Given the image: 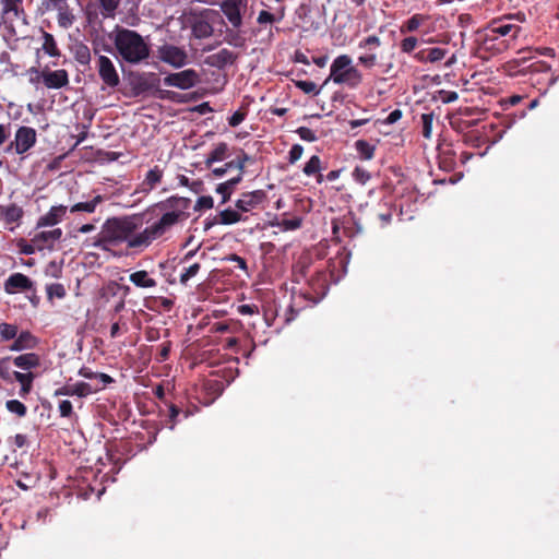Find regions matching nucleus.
<instances>
[{
    "mask_svg": "<svg viewBox=\"0 0 559 559\" xmlns=\"http://www.w3.org/2000/svg\"><path fill=\"white\" fill-rule=\"evenodd\" d=\"M166 405L169 408L168 417H169L170 428L173 429L175 427V425L178 423V416L181 414V408L173 403H167Z\"/></svg>",
    "mask_w": 559,
    "mask_h": 559,
    "instance_id": "680f3d73",
    "label": "nucleus"
},
{
    "mask_svg": "<svg viewBox=\"0 0 559 559\" xmlns=\"http://www.w3.org/2000/svg\"><path fill=\"white\" fill-rule=\"evenodd\" d=\"M100 14L104 17H114L121 4V0H96Z\"/></svg>",
    "mask_w": 559,
    "mask_h": 559,
    "instance_id": "473e14b6",
    "label": "nucleus"
},
{
    "mask_svg": "<svg viewBox=\"0 0 559 559\" xmlns=\"http://www.w3.org/2000/svg\"><path fill=\"white\" fill-rule=\"evenodd\" d=\"M31 72L38 74L47 88L59 90L69 84V74L64 69L51 71L45 68L39 71L36 68H32Z\"/></svg>",
    "mask_w": 559,
    "mask_h": 559,
    "instance_id": "4468645a",
    "label": "nucleus"
},
{
    "mask_svg": "<svg viewBox=\"0 0 559 559\" xmlns=\"http://www.w3.org/2000/svg\"><path fill=\"white\" fill-rule=\"evenodd\" d=\"M96 69L105 86L116 88L120 84L119 73L109 57L99 55L96 60Z\"/></svg>",
    "mask_w": 559,
    "mask_h": 559,
    "instance_id": "9b49d317",
    "label": "nucleus"
},
{
    "mask_svg": "<svg viewBox=\"0 0 559 559\" xmlns=\"http://www.w3.org/2000/svg\"><path fill=\"white\" fill-rule=\"evenodd\" d=\"M217 15V12L210 9H204L200 14L194 15L191 20L190 27L192 35L198 39H205L213 35L214 27L212 17Z\"/></svg>",
    "mask_w": 559,
    "mask_h": 559,
    "instance_id": "1a4fd4ad",
    "label": "nucleus"
},
{
    "mask_svg": "<svg viewBox=\"0 0 559 559\" xmlns=\"http://www.w3.org/2000/svg\"><path fill=\"white\" fill-rule=\"evenodd\" d=\"M230 156L229 146L225 142H221L215 145V147L207 154L204 165L206 169L212 168V166L217 162H223Z\"/></svg>",
    "mask_w": 559,
    "mask_h": 559,
    "instance_id": "b1692460",
    "label": "nucleus"
},
{
    "mask_svg": "<svg viewBox=\"0 0 559 559\" xmlns=\"http://www.w3.org/2000/svg\"><path fill=\"white\" fill-rule=\"evenodd\" d=\"M419 40L416 36H407L400 43V50L403 53H412L418 46Z\"/></svg>",
    "mask_w": 559,
    "mask_h": 559,
    "instance_id": "a18cd8bd",
    "label": "nucleus"
},
{
    "mask_svg": "<svg viewBox=\"0 0 559 559\" xmlns=\"http://www.w3.org/2000/svg\"><path fill=\"white\" fill-rule=\"evenodd\" d=\"M514 15H504L499 19L490 21L486 27V34L484 43L488 45L490 41L496 40L499 36H510L512 40H515L522 31L519 24L512 23Z\"/></svg>",
    "mask_w": 559,
    "mask_h": 559,
    "instance_id": "20e7f679",
    "label": "nucleus"
},
{
    "mask_svg": "<svg viewBox=\"0 0 559 559\" xmlns=\"http://www.w3.org/2000/svg\"><path fill=\"white\" fill-rule=\"evenodd\" d=\"M296 133L299 135L301 140L307 142H316L318 140L316 132L307 127H299L296 130Z\"/></svg>",
    "mask_w": 559,
    "mask_h": 559,
    "instance_id": "bf43d9fd",
    "label": "nucleus"
},
{
    "mask_svg": "<svg viewBox=\"0 0 559 559\" xmlns=\"http://www.w3.org/2000/svg\"><path fill=\"white\" fill-rule=\"evenodd\" d=\"M200 82V75L194 69H186L180 72L169 73L163 79L166 86L189 90Z\"/></svg>",
    "mask_w": 559,
    "mask_h": 559,
    "instance_id": "f8f14e48",
    "label": "nucleus"
},
{
    "mask_svg": "<svg viewBox=\"0 0 559 559\" xmlns=\"http://www.w3.org/2000/svg\"><path fill=\"white\" fill-rule=\"evenodd\" d=\"M225 41L234 47L240 48L245 46L246 39L237 29H227Z\"/></svg>",
    "mask_w": 559,
    "mask_h": 559,
    "instance_id": "58836bf2",
    "label": "nucleus"
},
{
    "mask_svg": "<svg viewBox=\"0 0 559 559\" xmlns=\"http://www.w3.org/2000/svg\"><path fill=\"white\" fill-rule=\"evenodd\" d=\"M355 148L359 157L364 160H370L374 156L376 146L366 140H357L355 142Z\"/></svg>",
    "mask_w": 559,
    "mask_h": 559,
    "instance_id": "f704fd0d",
    "label": "nucleus"
},
{
    "mask_svg": "<svg viewBox=\"0 0 559 559\" xmlns=\"http://www.w3.org/2000/svg\"><path fill=\"white\" fill-rule=\"evenodd\" d=\"M214 204L213 198L210 195L200 197L194 205V210L212 209Z\"/></svg>",
    "mask_w": 559,
    "mask_h": 559,
    "instance_id": "69168bd1",
    "label": "nucleus"
},
{
    "mask_svg": "<svg viewBox=\"0 0 559 559\" xmlns=\"http://www.w3.org/2000/svg\"><path fill=\"white\" fill-rule=\"evenodd\" d=\"M59 413H60V416L64 417V418H71V417L78 418V416L75 415V413L73 411L72 403L69 400H63L59 403Z\"/></svg>",
    "mask_w": 559,
    "mask_h": 559,
    "instance_id": "6e6d98bb",
    "label": "nucleus"
},
{
    "mask_svg": "<svg viewBox=\"0 0 559 559\" xmlns=\"http://www.w3.org/2000/svg\"><path fill=\"white\" fill-rule=\"evenodd\" d=\"M301 217L283 218L277 225L282 230H296L301 227Z\"/></svg>",
    "mask_w": 559,
    "mask_h": 559,
    "instance_id": "09e8293b",
    "label": "nucleus"
},
{
    "mask_svg": "<svg viewBox=\"0 0 559 559\" xmlns=\"http://www.w3.org/2000/svg\"><path fill=\"white\" fill-rule=\"evenodd\" d=\"M3 289L9 295L20 292L35 290L33 281L23 273L11 274L3 283Z\"/></svg>",
    "mask_w": 559,
    "mask_h": 559,
    "instance_id": "2eb2a0df",
    "label": "nucleus"
},
{
    "mask_svg": "<svg viewBox=\"0 0 559 559\" xmlns=\"http://www.w3.org/2000/svg\"><path fill=\"white\" fill-rule=\"evenodd\" d=\"M310 284L313 287L318 286L320 288V290H318L317 288L314 289L316 294H317L316 298L310 297L311 302L312 304H317L318 300L324 295V289L326 288V286H325V274L324 273H317V276L311 278Z\"/></svg>",
    "mask_w": 559,
    "mask_h": 559,
    "instance_id": "e433bc0d",
    "label": "nucleus"
},
{
    "mask_svg": "<svg viewBox=\"0 0 559 559\" xmlns=\"http://www.w3.org/2000/svg\"><path fill=\"white\" fill-rule=\"evenodd\" d=\"M105 198L100 194L93 197L90 201L78 202L70 207L71 213L86 212L94 213L96 207L104 202Z\"/></svg>",
    "mask_w": 559,
    "mask_h": 559,
    "instance_id": "bb28decb",
    "label": "nucleus"
},
{
    "mask_svg": "<svg viewBox=\"0 0 559 559\" xmlns=\"http://www.w3.org/2000/svg\"><path fill=\"white\" fill-rule=\"evenodd\" d=\"M282 17L283 15L276 16L266 10H262L259 12L257 22L259 25L273 24L275 22H280Z\"/></svg>",
    "mask_w": 559,
    "mask_h": 559,
    "instance_id": "8fccbe9b",
    "label": "nucleus"
},
{
    "mask_svg": "<svg viewBox=\"0 0 559 559\" xmlns=\"http://www.w3.org/2000/svg\"><path fill=\"white\" fill-rule=\"evenodd\" d=\"M13 371L10 366V358L5 357L0 360V378L4 381H11Z\"/></svg>",
    "mask_w": 559,
    "mask_h": 559,
    "instance_id": "864d4df0",
    "label": "nucleus"
},
{
    "mask_svg": "<svg viewBox=\"0 0 559 559\" xmlns=\"http://www.w3.org/2000/svg\"><path fill=\"white\" fill-rule=\"evenodd\" d=\"M353 177L357 182L365 185L371 176L366 169L356 167L353 171Z\"/></svg>",
    "mask_w": 559,
    "mask_h": 559,
    "instance_id": "0e129e2a",
    "label": "nucleus"
},
{
    "mask_svg": "<svg viewBox=\"0 0 559 559\" xmlns=\"http://www.w3.org/2000/svg\"><path fill=\"white\" fill-rule=\"evenodd\" d=\"M352 58L348 55L337 56L331 67L330 76L335 84H345L350 88L358 87L362 82V73L352 66Z\"/></svg>",
    "mask_w": 559,
    "mask_h": 559,
    "instance_id": "7ed1b4c3",
    "label": "nucleus"
},
{
    "mask_svg": "<svg viewBox=\"0 0 559 559\" xmlns=\"http://www.w3.org/2000/svg\"><path fill=\"white\" fill-rule=\"evenodd\" d=\"M68 207L66 205H55L37 221L36 227L55 226L63 221L67 214Z\"/></svg>",
    "mask_w": 559,
    "mask_h": 559,
    "instance_id": "aec40b11",
    "label": "nucleus"
},
{
    "mask_svg": "<svg viewBox=\"0 0 559 559\" xmlns=\"http://www.w3.org/2000/svg\"><path fill=\"white\" fill-rule=\"evenodd\" d=\"M24 0H0L1 11L0 19L5 29L15 35L13 22L22 20L26 22L27 14L23 8Z\"/></svg>",
    "mask_w": 559,
    "mask_h": 559,
    "instance_id": "0eeeda50",
    "label": "nucleus"
},
{
    "mask_svg": "<svg viewBox=\"0 0 559 559\" xmlns=\"http://www.w3.org/2000/svg\"><path fill=\"white\" fill-rule=\"evenodd\" d=\"M222 12L231 24L233 28L239 29L242 26V13L247 5H219Z\"/></svg>",
    "mask_w": 559,
    "mask_h": 559,
    "instance_id": "5701e85b",
    "label": "nucleus"
},
{
    "mask_svg": "<svg viewBox=\"0 0 559 559\" xmlns=\"http://www.w3.org/2000/svg\"><path fill=\"white\" fill-rule=\"evenodd\" d=\"M79 374L85 379H88V380H99V382L102 383L100 386L102 389L104 386H106L107 384H110L114 382V379L107 374V373H102V372H94L91 368H87V367H82L80 370H79ZM99 386V384H97Z\"/></svg>",
    "mask_w": 559,
    "mask_h": 559,
    "instance_id": "c85d7f7f",
    "label": "nucleus"
},
{
    "mask_svg": "<svg viewBox=\"0 0 559 559\" xmlns=\"http://www.w3.org/2000/svg\"><path fill=\"white\" fill-rule=\"evenodd\" d=\"M321 170V159L318 155H313L304 166V174L307 176H313Z\"/></svg>",
    "mask_w": 559,
    "mask_h": 559,
    "instance_id": "79ce46f5",
    "label": "nucleus"
},
{
    "mask_svg": "<svg viewBox=\"0 0 559 559\" xmlns=\"http://www.w3.org/2000/svg\"><path fill=\"white\" fill-rule=\"evenodd\" d=\"M102 390V386L93 385L92 383L87 382H76L72 385H63L59 389H57L53 393L55 396H79V397H85L92 393H95L97 391Z\"/></svg>",
    "mask_w": 559,
    "mask_h": 559,
    "instance_id": "dca6fc26",
    "label": "nucleus"
},
{
    "mask_svg": "<svg viewBox=\"0 0 559 559\" xmlns=\"http://www.w3.org/2000/svg\"><path fill=\"white\" fill-rule=\"evenodd\" d=\"M241 221V214L235 210L226 209L219 213V223L231 225Z\"/></svg>",
    "mask_w": 559,
    "mask_h": 559,
    "instance_id": "4c0bfd02",
    "label": "nucleus"
},
{
    "mask_svg": "<svg viewBox=\"0 0 559 559\" xmlns=\"http://www.w3.org/2000/svg\"><path fill=\"white\" fill-rule=\"evenodd\" d=\"M129 331L127 322H121V319L115 321L110 326V337L117 338L121 334L127 333Z\"/></svg>",
    "mask_w": 559,
    "mask_h": 559,
    "instance_id": "603ef678",
    "label": "nucleus"
},
{
    "mask_svg": "<svg viewBox=\"0 0 559 559\" xmlns=\"http://www.w3.org/2000/svg\"><path fill=\"white\" fill-rule=\"evenodd\" d=\"M200 269V263H193L189 267L185 269V271L180 274V283L182 285H186L190 278L194 277L198 274Z\"/></svg>",
    "mask_w": 559,
    "mask_h": 559,
    "instance_id": "3c124183",
    "label": "nucleus"
},
{
    "mask_svg": "<svg viewBox=\"0 0 559 559\" xmlns=\"http://www.w3.org/2000/svg\"><path fill=\"white\" fill-rule=\"evenodd\" d=\"M249 160H251V157L243 150H240L237 156L228 162V166H235L238 171L245 174V167Z\"/></svg>",
    "mask_w": 559,
    "mask_h": 559,
    "instance_id": "a19ab883",
    "label": "nucleus"
},
{
    "mask_svg": "<svg viewBox=\"0 0 559 559\" xmlns=\"http://www.w3.org/2000/svg\"><path fill=\"white\" fill-rule=\"evenodd\" d=\"M159 78L156 73L150 72V73H142L133 76L131 84L133 87V91L136 95L151 92V91H157L158 97L162 99H170L175 100V96L177 95L175 92L171 91H163L158 90L159 86Z\"/></svg>",
    "mask_w": 559,
    "mask_h": 559,
    "instance_id": "39448f33",
    "label": "nucleus"
},
{
    "mask_svg": "<svg viewBox=\"0 0 559 559\" xmlns=\"http://www.w3.org/2000/svg\"><path fill=\"white\" fill-rule=\"evenodd\" d=\"M14 366L17 368L29 370L40 365L39 356L35 353L22 354L13 359Z\"/></svg>",
    "mask_w": 559,
    "mask_h": 559,
    "instance_id": "a878e982",
    "label": "nucleus"
},
{
    "mask_svg": "<svg viewBox=\"0 0 559 559\" xmlns=\"http://www.w3.org/2000/svg\"><path fill=\"white\" fill-rule=\"evenodd\" d=\"M43 46L41 49L50 57H60V50L57 46L55 37L52 34L43 31Z\"/></svg>",
    "mask_w": 559,
    "mask_h": 559,
    "instance_id": "72a5a7b5",
    "label": "nucleus"
},
{
    "mask_svg": "<svg viewBox=\"0 0 559 559\" xmlns=\"http://www.w3.org/2000/svg\"><path fill=\"white\" fill-rule=\"evenodd\" d=\"M382 40L377 35H369L358 43V49L361 51L358 57V63L365 69H372L379 63V49Z\"/></svg>",
    "mask_w": 559,
    "mask_h": 559,
    "instance_id": "423d86ee",
    "label": "nucleus"
},
{
    "mask_svg": "<svg viewBox=\"0 0 559 559\" xmlns=\"http://www.w3.org/2000/svg\"><path fill=\"white\" fill-rule=\"evenodd\" d=\"M23 216L24 211L20 205L15 203L8 205L0 204V217L4 221V224L10 231H13L15 227L21 224Z\"/></svg>",
    "mask_w": 559,
    "mask_h": 559,
    "instance_id": "f3484780",
    "label": "nucleus"
},
{
    "mask_svg": "<svg viewBox=\"0 0 559 559\" xmlns=\"http://www.w3.org/2000/svg\"><path fill=\"white\" fill-rule=\"evenodd\" d=\"M304 147L300 144H294L288 153V162L295 164L302 156Z\"/></svg>",
    "mask_w": 559,
    "mask_h": 559,
    "instance_id": "338daca9",
    "label": "nucleus"
},
{
    "mask_svg": "<svg viewBox=\"0 0 559 559\" xmlns=\"http://www.w3.org/2000/svg\"><path fill=\"white\" fill-rule=\"evenodd\" d=\"M75 59L81 64H88L91 61V52L87 46L82 45L75 51Z\"/></svg>",
    "mask_w": 559,
    "mask_h": 559,
    "instance_id": "5fc2aeb1",
    "label": "nucleus"
},
{
    "mask_svg": "<svg viewBox=\"0 0 559 559\" xmlns=\"http://www.w3.org/2000/svg\"><path fill=\"white\" fill-rule=\"evenodd\" d=\"M17 248L21 253L26 255L33 254L35 253V251H38L36 243L32 242V240L27 242L25 239H20L17 241Z\"/></svg>",
    "mask_w": 559,
    "mask_h": 559,
    "instance_id": "13d9d810",
    "label": "nucleus"
},
{
    "mask_svg": "<svg viewBox=\"0 0 559 559\" xmlns=\"http://www.w3.org/2000/svg\"><path fill=\"white\" fill-rule=\"evenodd\" d=\"M55 11H58V24L60 27L68 28L73 24L74 16L70 12L68 3L64 7H61V9H56Z\"/></svg>",
    "mask_w": 559,
    "mask_h": 559,
    "instance_id": "c9c22d12",
    "label": "nucleus"
},
{
    "mask_svg": "<svg viewBox=\"0 0 559 559\" xmlns=\"http://www.w3.org/2000/svg\"><path fill=\"white\" fill-rule=\"evenodd\" d=\"M157 52L162 62H165L174 68L179 69L188 63V53L181 47L165 44L158 47Z\"/></svg>",
    "mask_w": 559,
    "mask_h": 559,
    "instance_id": "ddd939ff",
    "label": "nucleus"
},
{
    "mask_svg": "<svg viewBox=\"0 0 559 559\" xmlns=\"http://www.w3.org/2000/svg\"><path fill=\"white\" fill-rule=\"evenodd\" d=\"M5 407L9 412L16 414L19 417H24L27 413L26 406L17 400L7 401Z\"/></svg>",
    "mask_w": 559,
    "mask_h": 559,
    "instance_id": "49530a36",
    "label": "nucleus"
},
{
    "mask_svg": "<svg viewBox=\"0 0 559 559\" xmlns=\"http://www.w3.org/2000/svg\"><path fill=\"white\" fill-rule=\"evenodd\" d=\"M237 59V55L227 48H223L217 52L207 57V64L223 69L226 66L233 64Z\"/></svg>",
    "mask_w": 559,
    "mask_h": 559,
    "instance_id": "412c9836",
    "label": "nucleus"
},
{
    "mask_svg": "<svg viewBox=\"0 0 559 559\" xmlns=\"http://www.w3.org/2000/svg\"><path fill=\"white\" fill-rule=\"evenodd\" d=\"M47 298L52 300L53 298L62 299L66 297L67 292L61 283H52L46 286Z\"/></svg>",
    "mask_w": 559,
    "mask_h": 559,
    "instance_id": "ea45409f",
    "label": "nucleus"
},
{
    "mask_svg": "<svg viewBox=\"0 0 559 559\" xmlns=\"http://www.w3.org/2000/svg\"><path fill=\"white\" fill-rule=\"evenodd\" d=\"M112 43L118 57L127 63L139 64L150 57V45L136 31L117 26Z\"/></svg>",
    "mask_w": 559,
    "mask_h": 559,
    "instance_id": "f03ea898",
    "label": "nucleus"
},
{
    "mask_svg": "<svg viewBox=\"0 0 559 559\" xmlns=\"http://www.w3.org/2000/svg\"><path fill=\"white\" fill-rule=\"evenodd\" d=\"M433 118H435L433 112H428V114L421 115V123H423L421 134L425 139L429 140L431 138Z\"/></svg>",
    "mask_w": 559,
    "mask_h": 559,
    "instance_id": "c03bdc74",
    "label": "nucleus"
},
{
    "mask_svg": "<svg viewBox=\"0 0 559 559\" xmlns=\"http://www.w3.org/2000/svg\"><path fill=\"white\" fill-rule=\"evenodd\" d=\"M447 52L448 51L444 48H427L416 52L414 55V59L421 63H435L441 61L445 57Z\"/></svg>",
    "mask_w": 559,
    "mask_h": 559,
    "instance_id": "4be33fe9",
    "label": "nucleus"
},
{
    "mask_svg": "<svg viewBox=\"0 0 559 559\" xmlns=\"http://www.w3.org/2000/svg\"><path fill=\"white\" fill-rule=\"evenodd\" d=\"M36 130L32 127L22 126L16 130L14 140L7 146L5 151L8 153L14 151L22 155L36 144Z\"/></svg>",
    "mask_w": 559,
    "mask_h": 559,
    "instance_id": "6e6552de",
    "label": "nucleus"
},
{
    "mask_svg": "<svg viewBox=\"0 0 559 559\" xmlns=\"http://www.w3.org/2000/svg\"><path fill=\"white\" fill-rule=\"evenodd\" d=\"M36 344L35 337L27 331L21 332L14 338V342L11 346L12 350H23L26 348H32Z\"/></svg>",
    "mask_w": 559,
    "mask_h": 559,
    "instance_id": "cd10ccee",
    "label": "nucleus"
},
{
    "mask_svg": "<svg viewBox=\"0 0 559 559\" xmlns=\"http://www.w3.org/2000/svg\"><path fill=\"white\" fill-rule=\"evenodd\" d=\"M13 377L21 384L20 395L25 396L29 394L35 376L32 372L22 373L20 371H13Z\"/></svg>",
    "mask_w": 559,
    "mask_h": 559,
    "instance_id": "2f4dec72",
    "label": "nucleus"
},
{
    "mask_svg": "<svg viewBox=\"0 0 559 559\" xmlns=\"http://www.w3.org/2000/svg\"><path fill=\"white\" fill-rule=\"evenodd\" d=\"M296 86L302 91L305 94H319V90L317 84L312 81H297Z\"/></svg>",
    "mask_w": 559,
    "mask_h": 559,
    "instance_id": "4d7b16f0",
    "label": "nucleus"
},
{
    "mask_svg": "<svg viewBox=\"0 0 559 559\" xmlns=\"http://www.w3.org/2000/svg\"><path fill=\"white\" fill-rule=\"evenodd\" d=\"M17 335V326L9 323L0 324V337L2 341L14 340Z\"/></svg>",
    "mask_w": 559,
    "mask_h": 559,
    "instance_id": "de8ad7c7",
    "label": "nucleus"
},
{
    "mask_svg": "<svg viewBox=\"0 0 559 559\" xmlns=\"http://www.w3.org/2000/svg\"><path fill=\"white\" fill-rule=\"evenodd\" d=\"M162 179L163 170L158 166H155L154 168L150 169L146 173V176L142 182L143 190H153L156 187V185H158L162 181Z\"/></svg>",
    "mask_w": 559,
    "mask_h": 559,
    "instance_id": "c756f323",
    "label": "nucleus"
},
{
    "mask_svg": "<svg viewBox=\"0 0 559 559\" xmlns=\"http://www.w3.org/2000/svg\"><path fill=\"white\" fill-rule=\"evenodd\" d=\"M432 32V17L429 14L415 13L407 20L403 21L400 26L401 34L420 33L428 35Z\"/></svg>",
    "mask_w": 559,
    "mask_h": 559,
    "instance_id": "9d476101",
    "label": "nucleus"
},
{
    "mask_svg": "<svg viewBox=\"0 0 559 559\" xmlns=\"http://www.w3.org/2000/svg\"><path fill=\"white\" fill-rule=\"evenodd\" d=\"M67 0H41V8L44 11H55L56 9H61L67 4Z\"/></svg>",
    "mask_w": 559,
    "mask_h": 559,
    "instance_id": "052dcab7",
    "label": "nucleus"
},
{
    "mask_svg": "<svg viewBox=\"0 0 559 559\" xmlns=\"http://www.w3.org/2000/svg\"><path fill=\"white\" fill-rule=\"evenodd\" d=\"M129 281L139 288H153L157 285V282L144 270L131 273Z\"/></svg>",
    "mask_w": 559,
    "mask_h": 559,
    "instance_id": "393cba45",
    "label": "nucleus"
},
{
    "mask_svg": "<svg viewBox=\"0 0 559 559\" xmlns=\"http://www.w3.org/2000/svg\"><path fill=\"white\" fill-rule=\"evenodd\" d=\"M62 237V229L55 228L51 230L39 231L34 235L32 242L36 243L38 251L52 250L56 241Z\"/></svg>",
    "mask_w": 559,
    "mask_h": 559,
    "instance_id": "6ab92c4d",
    "label": "nucleus"
},
{
    "mask_svg": "<svg viewBox=\"0 0 559 559\" xmlns=\"http://www.w3.org/2000/svg\"><path fill=\"white\" fill-rule=\"evenodd\" d=\"M216 192L222 195V203H226L234 190L226 182H222L216 187Z\"/></svg>",
    "mask_w": 559,
    "mask_h": 559,
    "instance_id": "e2e57ef3",
    "label": "nucleus"
},
{
    "mask_svg": "<svg viewBox=\"0 0 559 559\" xmlns=\"http://www.w3.org/2000/svg\"><path fill=\"white\" fill-rule=\"evenodd\" d=\"M152 302L153 306H148V308L152 310L162 309L164 311H170L174 307V300L167 297H154Z\"/></svg>",
    "mask_w": 559,
    "mask_h": 559,
    "instance_id": "37998d69",
    "label": "nucleus"
},
{
    "mask_svg": "<svg viewBox=\"0 0 559 559\" xmlns=\"http://www.w3.org/2000/svg\"><path fill=\"white\" fill-rule=\"evenodd\" d=\"M170 349H171V342L170 341H167V342L163 343L162 346H160V350H159V353H158V355L156 357V360L158 362L166 361L169 358Z\"/></svg>",
    "mask_w": 559,
    "mask_h": 559,
    "instance_id": "774afa93",
    "label": "nucleus"
},
{
    "mask_svg": "<svg viewBox=\"0 0 559 559\" xmlns=\"http://www.w3.org/2000/svg\"><path fill=\"white\" fill-rule=\"evenodd\" d=\"M239 329H240V323L238 321L227 320V321H219V322L213 323L211 326V332L219 333V334H224V333L235 334L239 331Z\"/></svg>",
    "mask_w": 559,
    "mask_h": 559,
    "instance_id": "7c9ffc66",
    "label": "nucleus"
},
{
    "mask_svg": "<svg viewBox=\"0 0 559 559\" xmlns=\"http://www.w3.org/2000/svg\"><path fill=\"white\" fill-rule=\"evenodd\" d=\"M266 199V193L263 190H254L245 192L236 202V207L241 212H249L261 205Z\"/></svg>",
    "mask_w": 559,
    "mask_h": 559,
    "instance_id": "a211bd4d",
    "label": "nucleus"
},
{
    "mask_svg": "<svg viewBox=\"0 0 559 559\" xmlns=\"http://www.w3.org/2000/svg\"><path fill=\"white\" fill-rule=\"evenodd\" d=\"M191 203V199L179 195H171L157 202L154 210L159 211L162 216L144 229L142 214L110 217L105 221L92 245L102 250H109L110 247L126 243L128 250L143 251L175 225L187 221Z\"/></svg>",
    "mask_w": 559,
    "mask_h": 559,
    "instance_id": "f257e3e1",
    "label": "nucleus"
}]
</instances>
